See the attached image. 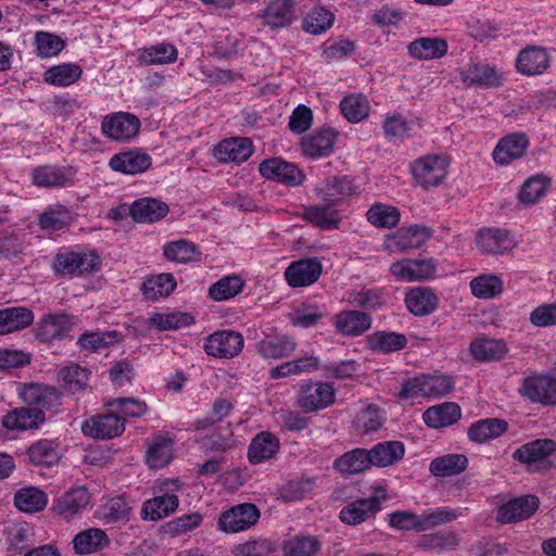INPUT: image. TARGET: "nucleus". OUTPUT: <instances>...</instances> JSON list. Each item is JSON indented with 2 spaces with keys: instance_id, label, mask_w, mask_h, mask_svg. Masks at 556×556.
I'll use <instances>...</instances> for the list:
<instances>
[{
  "instance_id": "4",
  "label": "nucleus",
  "mask_w": 556,
  "mask_h": 556,
  "mask_svg": "<svg viewBox=\"0 0 556 556\" xmlns=\"http://www.w3.org/2000/svg\"><path fill=\"white\" fill-rule=\"evenodd\" d=\"M521 397L542 406H556V377L532 374L525 377L518 388Z\"/></svg>"
},
{
  "instance_id": "16",
  "label": "nucleus",
  "mask_w": 556,
  "mask_h": 556,
  "mask_svg": "<svg viewBox=\"0 0 556 556\" xmlns=\"http://www.w3.org/2000/svg\"><path fill=\"white\" fill-rule=\"evenodd\" d=\"M75 318L68 314H47L37 323L35 336L41 342L62 340L72 330Z\"/></svg>"
},
{
  "instance_id": "61",
  "label": "nucleus",
  "mask_w": 556,
  "mask_h": 556,
  "mask_svg": "<svg viewBox=\"0 0 556 556\" xmlns=\"http://www.w3.org/2000/svg\"><path fill=\"white\" fill-rule=\"evenodd\" d=\"M367 344L372 351L393 353L404 349L407 344V339L402 333L378 331L368 337Z\"/></svg>"
},
{
  "instance_id": "11",
  "label": "nucleus",
  "mask_w": 556,
  "mask_h": 556,
  "mask_svg": "<svg viewBox=\"0 0 556 556\" xmlns=\"http://www.w3.org/2000/svg\"><path fill=\"white\" fill-rule=\"evenodd\" d=\"M299 0H269L260 16L273 29L287 28L299 16Z\"/></svg>"
},
{
  "instance_id": "52",
  "label": "nucleus",
  "mask_w": 556,
  "mask_h": 556,
  "mask_svg": "<svg viewBox=\"0 0 556 556\" xmlns=\"http://www.w3.org/2000/svg\"><path fill=\"white\" fill-rule=\"evenodd\" d=\"M377 513V503L375 500H356L340 511V519L346 525H359Z\"/></svg>"
},
{
  "instance_id": "55",
  "label": "nucleus",
  "mask_w": 556,
  "mask_h": 556,
  "mask_svg": "<svg viewBox=\"0 0 556 556\" xmlns=\"http://www.w3.org/2000/svg\"><path fill=\"white\" fill-rule=\"evenodd\" d=\"M386 420L384 413L374 403H367L357 413L354 428L357 432L366 434L379 430Z\"/></svg>"
},
{
  "instance_id": "57",
  "label": "nucleus",
  "mask_w": 556,
  "mask_h": 556,
  "mask_svg": "<svg viewBox=\"0 0 556 556\" xmlns=\"http://www.w3.org/2000/svg\"><path fill=\"white\" fill-rule=\"evenodd\" d=\"M468 459L463 454H447L434 458L429 466L430 472L435 477H448L463 472Z\"/></svg>"
},
{
  "instance_id": "8",
  "label": "nucleus",
  "mask_w": 556,
  "mask_h": 556,
  "mask_svg": "<svg viewBox=\"0 0 556 556\" xmlns=\"http://www.w3.org/2000/svg\"><path fill=\"white\" fill-rule=\"evenodd\" d=\"M140 129L139 118L127 112H117L103 117L101 122L102 134L116 142H129L137 137Z\"/></svg>"
},
{
  "instance_id": "41",
  "label": "nucleus",
  "mask_w": 556,
  "mask_h": 556,
  "mask_svg": "<svg viewBox=\"0 0 556 556\" xmlns=\"http://www.w3.org/2000/svg\"><path fill=\"white\" fill-rule=\"evenodd\" d=\"M129 211L135 220L140 223H153L163 218L168 213V206L160 200L142 198L136 200Z\"/></svg>"
},
{
  "instance_id": "30",
  "label": "nucleus",
  "mask_w": 556,
  "mask_h": 556,
  "mask_svg": "<svg viewBox=\"0 0 556 556\" xmlns=\"http://www.w3.org/2000/svg\"><path fill=\"white\" fill-rule=\"evenodd\" d=\"M151 164V157L147 153L137 150L114 154L109 162L112 170L126 175L143 173Z\"/></svg>"
},
{
  "instance_id": "50",
  "label": "nucleus",
  "mask_w": 556,
  "mask_h": 556,
  "mask_svg": "<svg viewBox=\"0 0 556 556\" xmlns=\"http://www.w3.org/2000/svg\"><path fill=\"white\" fill-rule=\"evenodd\" d=\"M336 470L343 475H356L371 468L368 450L355 448L344 453L333 463Z\"/></svg>"
},
{
  "instance_id": "47",
  "label": "nucleus",
  "mask_w": 556,
  "mask_h": 556,
  "mask_svg": "<svg viewBox=\"0 0 556 556\" xmlns=\"http://www.w3.org/2000/svg\"><path fill=\"white\" fill-rule=\"evenodd\" d=\"M34 321V313L26 307L0 309V336L22 330Z\"/></svg>"
},
{
  "instance_id": "51",
  "label": "nucleus",
  "mask_w": 556,
  "mask_h": 556,
  "mask_svg": "<svg viewBox=\"0 0 556 556\" xmlns=\"http://www.w3.org/2000/svg\"><path fill=\"white\" fill-rule=\"evenodd\" d=\"M163 254L167 261L179 264L197 262L201 257L198 245L185 239L167 242L163 247Z\"/></svg>"
},
{
  "instance_id": "29",
  "label": "nucleus",
  "mask_w": 556,
  "mask_h": 556,
  "mask_svg": "<svg viewBox=\"0 0 556 556\" xmlns=\"http://www.w3.org/2000/svg\"><path fill=\"white\" fill-rule=\"evenodd\" d=\"M296 348L293 339L286 334H265L256 343V351L265 359H280L291 355Z\"/></svg>"
},
{
  "instance_id": "38",
  "label": "nucleus",
  "mask_w": 556,
  "mask_h": 556,
  "mask_svg": "<svg viewBox=\"0 0 556 556\" xmlns=\"http://www.w3.org/2000/svg\"><path fill=\"white\" fill-rule=\"evenodd\" d=\"M508 429V424L498 418H485L473 422L467 431L470 441L484 443L494 440L504 434Z\"/></svg>"
},
{
  "instance_id": "24",
  "label": "nucleus",
  "mask_w": 556,
  "mask_h": 556,
  "mask_svg": "<svg viewBox=\"0 0 556 556\" xmlns=\"http://www.w3.org/2000/svg\"><path fill=\"white\" fill-rule=\"evenodd\" d=\"M371 317L367 313L346 309L332 318L336 331L346 337H358L371 327Z\"/></svg>"
},
{
  "instance_id": "27",
  "label": "nucleus",
  "mask_w": 556,
  "mask_h": 556,
  "mask_svg": "<svg viewBox=\"0 0 556 556\" xmlns=\"http://www.w3.org/2000/svg\"><path fill=\"white\" fill-rule=\"evenodd\" d=\"M337 138L338 132L333 128H321L303 138L302 151L312 159L328 156L333 150Z\"/></svg>"
},
{
  "instance_id": "20",
  "label": "nucleus",
  "mask_w": 556,
  "mask_h": 556,
  "mask_svg": "<svg viewBox=\"0 0 556 556\" xmlns=\"http://www.w3.org/2000/svg\"><path fill=\"white\" fill-rule=\"evenodd\" d=\"M316 193L327 204L337 205L357 194L358 189L349 177H332L321 182Z\"/></svg>"
},
{
  "instance_id": "3",
  "label": "nucleus",
  "mask_w": 556,
  "mask_h": 556,
  "mask_svg": "<svg viewBox=\"0 0 556 556\" xmlns=\"http://www.w3.org/2000/svg\"><path fill=\"white\" fill-rule=\"evenodd\" d=\"M180 483L178 480H159L153 486V492H164L163 495L154 496L143 502L141 507V518L143 520L157 521L173 514L179 504L178 497L168 492L178 491Z\"/></svg>"
},
{
  "instance_id": "1",
  "label": "nucleus",
  "mask_w": 556,
  "mask_h": 556,
  "mask_svg": "<svg viewBox=\"0 0 556 556\" xmlns=\"http://www.w3.org/2000/svg\"><path fill=\"white\" fill-rule=\"evenodd\" d=\"M450 157L444 153H428L414 160L409 172L415 186L430 190L443 185L448 176Z\"/></svg>"
},
{
  "instance_id": "21",
  "label": "nucleus",
  "mask_w": 556,
  "mask_h": 556,
  "mask_svg": "<svg viewBox=\"0 0 556 556\" xmlns=\"http://www.w3.org/2000/svg\"><path fill=\"white\" fill-rule=\"evenodd\" d=\"M90 493L84 485L71 488L54 501L53 510L63 519L71 520L90 504Z\"/></svg>"
},
{
  "instance_id": "46",
  "label": "nucleus",
  "mask_w": 556,
  "mask_h": 556,
  "mask_svg": "<svg viewBox=\"0 0 556 556\" xmlns=\"http://www.w3.org/2000/svg\"><path fill=\"white\" fill-rule=\"evenodd\" d=\"M48 504L47 493L36 486H25L17 490L14 494L15 507L27 514L41 511Z\"/></svg>"
},
{
  "instance_id": "6",
  "label": "nucleus",
  "mask_w": 556,
  "mask_h": 556,
  "mask_svg": "<svg viewBox=\"0 0 556 556\" xmlns=\"http://www.w3.org/2000/svg\"><path fill=\"white\" fill-rule=\"evenodd\" d=\"M390 274L402 282L428 281L438 277L433 258H402L391 264Z\"/></svg>"
},
{
  "instance_id": "14",
  "label": "nucleus",
  "mask_w": 556,
  "mask_h": 556,
  "mask_svg": "<svg viewBox=\"0 0 556 556\" xmlns=\"http://www.w3.org/2000/svg\"><path fill=\"white\" fill-rule=\"evenodd\" d=\"M430 236L429 229L422 226L413 225L402 227L386 237L383 247L390 252H403L409 249H417L425 244Z\"/></svg>"
},
{
  "instance_id": "40",
  "label": "nucleus",
  "mask_w": 556,
  "mask_h": 556,
  "mask_svg": "<svg viewBox=\"0 0 556 556\" xmlns=\"http://www.w3.org/2000/svg\"><path fill=\"white\" fill-rule=\"evenodd\" d=\"M469 351L476 361L491 362L502 359L508 348L503 340L477 338L470 343Z\"/></svg>"
},
{
  "instance_id": "32",
  "label": "nucleus",
  "mask_w": 556,
  "mask_h": 556,
  "mask_svg": "<svg viewBox=\"0 0 556 556\" xmlns=\"http://www.w3.org/2000/svg\"><path fill=\"white\" fill-rule=\"evenodd\" d=\"M407 309L415 316H427L433 313L439 305L435 292L426 287L409 290L405 296Z\"/></svg>"
},
{
  "instance_id": "59",
  "label": "nucleus",
  "mask_w": 556,
  "mask_h": 556,
  "mask_svg": "<svg viewBox=\"0 0 556 556\" xmlns=\"http://www.w3.org/2000/svg\"><path fill=\"white\" fill-rule=\"evenodd\" d=\"M340 110L350 123H359L368 117L370 104L365 96L352 93L341 100Z\"/></svg>"
},
{
  "instance_id": "12",
  "label": "nucleus",
  "mask_w": 556,
  "mask_h": 556,
  "mask_svg": "<svg viewBox=\"0 0 556 556\" xmlns=\"http://www.w3.org/2000/svg\"><path fill=\"white\" fill-rule=\"evenodd\" d=\"M244 345L243 337L235 330H218L205 339V352L217 358H231L239 354Z\"/></svg>"
},
{
  "instance_id": "49",
  "label": "nucleus",
  "mask_w": 556,
  "mask_h": 556,
  "mask_svg": "<svg viewBox=\"0 0 556 556\" xmlns=\"http://www.w3.org/2000/svg\"><path fill=\"white\" fill-rule=\"evenodd\" d=\"M304 217L307 222L324 230L337 229L341 220L340 212L330 204L307 206L304 210Z\"/></svg>"
},
{
  "instance_id": "25",
  "label": "nucleus",
  "mask_w": 556,
  "mask_h": 556,
  "mask_svg": "<svg viewBox=\"0 0 556 556\" xmlns=\"http://www.w3.org/2000/svg\"><path fill=\"white\" fill-rule=\"evenodd\" d=\"M27 456L33 465L51 468L61 462L63 450L58 440L41 439L28 447Z\"/></svg>"
},
{
  "instance_id": "42",
  "label": "nucleus",
  "mask_w": 556,
  "mask_h": 556,
  "mask_svg": "<svg viewBox=\"0 0 556 556\" xmlns=\"http://www.w3.org/2000/svg\"><path fill=\"white\" fill-rule=\"evenodd\" d=\"M110 544L106 533L99 528H91L77 533L73 539V548L79 555L92 554Z\"/></svg>"
},
{
  "instance_id": "17",
  "label": "nucleus",
  "mask_w": 556,
  "mask_h": 556,
  "mask_svg": "<svg viewBox=\"0 0 556 556\" xmlns=\"http://www.w3.org/2000/svg\"><path fill=\"white\" fill-rule=\"evenodd\" d=\"M323 273V265L316 257L292 262L285 270V279L291 288H303L315 283Z\"/></svg>"
},
{
  "instance_id": "13",
  "label": "nucleus",
  "mask_w": 556,
  "mask_h": 556,
  "mask_svg": "<svg viewBox=\"0 0 556 556\" xmlns=\"http://www.w3.org/2000/svg\"><path fill=\"white\" fill-rule=\"evenodd\" d=\"M260 174L269 180H275L288 186H299L304 181L303 172L294 164L280 157H271L263 161L258 167Z\"/></svg>"
},
{
  "instance_id": "62",
  "label": "nucleus",
  "mask_w": 556,
  "mask_h": 556,
  "mask_svg": "<svg viewBox=\"0 0 556 556\" xmlns=\"http://www.w3.org/2000/svg\"><path fill=\"white\" fill-rule=\"evenodd\" d=\"M88 379L87 370L77 364L66 365L58 372L59 384L72 393L84 390Z\"/></svg>"
},
{
  "instance_id": "60",
  "label": "nucleus",
  "mask_w": 556,
  "mask_h": 556,
  "mask_svg": "<svg viewBox=\"0 0 556 556\" xmlns=\"http://www.w3.org/2000/svg\"><path fill=\"white\" fill-rule=\"evenodd\" d=\"M244 280L236 275H229L214 282L208 289V296L217 302L228 301L242 292Z\"/></svg>"
},
{
  "instance_id": "22",
  "label": "nucleus",
  "mask_w": 556,
  "mask_h": 556,
  "mask_svg": "<svg viewBox=\"0 0 556 556\" xmlns=\"http://www.w3.org/2000/svg\"><path fill=\"white\" fill-rule=\"evenodd\" d=\"M551 63V54L545 48L530 46L522 49L516 58V70L526 76L542 75Z\"/></svg>"
},
{
  "instance_id": "10",
  "label": "nucleus",
  "mask_w": 556,
  "mask_h": 556,
  "mask_svg": "<svg viewBox=\"0 0 556 556\" xmlns=\"http://www.w3.org/2000/svg\"><path fill=\"white\" fill-rule=\"evenodd\" d=\"M475 241L480 252L492 255L508 254L517 247L515 236L504 228L480 229Z\"/></svg>"
},
{
  "instance_id": "26",
  "label": "nucleus",
  "mask_w": 556,
  "mask_h": 556,
  "mask_svg": "<svg viewBox=\"0 0 556 556\" xmlns=\"http://www.w3.org/2000/svg\"><path fill=\"white\" fill-rule=\"evenodd\" d=\"M253 152L252 141L248 138H228L214 147L213 155L220 162L241 163L247 161Z\"/></svg>"
},
{
  "instance_id": "48",
  "label": "nucleus",
  "mask_w": 556,
  "mask_h": 556,
  "mask_svg": "<svg viewBox=\"0 0 556 556\" xmlns=\"http://www.w3.org/2000/svg\"><path fill=\"white\" fill-rule=\"evenodd\" d=\"M471 294L480 300H492L500 296L504 291V281L495 274H482L469 282Z\"/></svg>"
},
{
  "instance_id": "63",
  "label": "nucleus",
  "mask_w": 556,
  "mask_h": 556,
  "mask_svg": "<svg viewBox=\"0 0 556 556\" xmlns=\"http://www.w3.org/2000/svg\"><path fill=\"white\" fill-rule=\"evenodd\" d=\"M177 49L170 43H157L139 50L138 60L144 64H169L176 61Z\"/></svg>"
},
{
  "instance_id": "28",
  "label": "nucleus",
  "mask_w": 556,
  "mask_h": 556,
  "mask_svg": "<svg viewBox=\"0 0 556 556\" xmlns=\"http://www.w3.org/2000/svg\"><path fill=\"white\" fill-rule=\"evenodd\" d=\"M421 127V119L413 114H388L383 123V130L386 136L401 140L417 135Z\"/></svg>"
},
{
  "instance_id": "45",
  "label": "nucleus",
  "mask_w": 556,
  "mask_h": 556,
  "mask_svg": "<svg viewBox=\"0 0 556 556\" xmlns=\"http://www.w3.org/2000/svg\"><path fill=\"white\" fill-rule=\"evenodd\" d=\"M465 509L457 507L452 508L447 506H440L432 509H427L419 514V532L428 531L430 529L446 525L462 516Z\"/></svg>"
},
{
  "instance_id": "36",
  "label": "nucleus",
  "mask_w": 556,
  "mask_h": 556,
  "mask_svg": "<svg viewBox=\"0 0 556 556\" xmlns=\"http://www.w3.org/2000/svg\"><path fill=\"white\" fill-rule=\"evenodd\" d=\"M194 323V317L180 311H163L150 314L147 319L149 327L159 331L176 330Z\"/></svg>"
},
{
  "instance_id": "64",
  "label": "nucleus",
  "mask_w": 556,
  "mask_h": 556,
  "mask_svg": "<svg viewBox=\"0 0 556 556\" xmlns=\"http://www.w3.org/2000/svg\"><path fill=\"white\" fill-rule=\"evenodd\" d=\"M319 548V541L312 535H296L282 545L285 556H314Z\"/></svg>"
},
{
  "instance_id": "35",
  "label": "nucleus",
  "mask_w": 556,
  "mask_h": 556,
  "mask_svg": "<svg viewBox=\"0 0 556 556\" xmlns=\"http://www.w3.org/2000/svg\"><path fill=\"white\" fill-rule=\"evenodd\" d=\"M412 58L418 60L440 59L447 53V42L440 37H421L412 41L408 47Z\"/></svg>"
},
{
  "instance_id": "34",
  "label": "nucleus",
  "mask_w": 556,
  "mask_h": 556,
  "mask_svg": "<svg viewBox=\"0 0 556 556\" xmlns=\"http://www.w3.org/2000/svg\"><path fill=\"white\" fill-rule=\"evenodd\" d=\"M460 416L462 410L456 403L445 402L428 408L424 413L422 419L430 428L440 429L452 426Z\"/></svg>"
},
{
  "instance_id": "43",
  "label": "nucleus",
  "mask_w": 556,
  "mask_h": 556,
  "mask_svg": "<svg viewBox=\"0 0 556 556\" xmlns=\"http://www.w3.org/2000/svg\"><path fill=\"white\" fill-rule=\"evenodd\" d=\"M371 467H388L404 457L405 447L400 441H387L368 450Z\"/></svg>"
},
{
  "instance_id": "56",
  "label": "nucleus",
  "mask_w": 556,
  "mask_h": 556,
  "mask_svg": "<svg viewBox=\"0 0 556 556\" xmlns=\"http://www.w3.org/2000/svg\"><path fill=\"white\" fill-rule=\"evenodd\" d=\"M176 288V280L170 274H160L147 278L141 286V291L147 300L166 298Z\"/></svg>"
},
{
  "instance_id": "19",
  "label": "nucleus",
  "mask_w": 556,
  "mask_h": 556,
  "mask_svg": "<svg viewBox=\"0 0 556 556\" xmlns=\"http://www.w3.org/2000/svg\"><path fill=\"white\" fill-rule=\"evenodd\" d=\"M43 421L45 414L40 408L22 407L8 412L2 417L1 425L8 432L18 434L37 429Z\"/></svg>"
},
{
  "instance_id": "5",
  "label": "nucleus",
  "mask_w": 556,
  "mask_h": 556,
  "mask_svg": "<svg viewBox=\"0 0 556 556\" xmlns=\"http://www.w3.org/2000/svg\"><path fill=\"white\" fill-rule=\"evenodd\" d=\"M459 76L466 87L481 89L497 88L506 80L505 73L489 63L470 61L459 68Z\"/></svg>"
},
{
  "instance_id": "37",
  "label": "nucleus",
  "mask_w": 556,
  "mask_h": 556,
  "mask_svg": "<svg viewBox=\"0 0 556 556\" xmlns=\"http://www.w3.org/2000/svg\"><path fill=\"white\" fill-rule=\"evenodd\" d=\"M279 448V440L273 433L262 431L251 441L248 458L252 464H261L274 457Z\"/></svg>"
},
{
  "instance_id": "39",
  "label": "nucleus",
  "mask_w": 556,
  "mask_h": 556,
  "mask_svg": "<svg viewBox=\"0 0 556 556\" xmlns=\"http://www.w3.org/2000/svg\"><path fill=\"white\" fill-rule=\"evenodd\" d=\"M555 451V441L549 439L535 440L516 450L514 453V458L523 464H527L528 466H533L536 463L544 460Z\"/></svg>"
},
{
  "instance_id": "54",
  "label": "nucleus",
  "mask_w": 556,
  "mask_h": 556,
  "mask_svg": "<svg viewBox=\"0 0 556 556\" xmlns=\"http://www.w3.org/2000/svg\"><path fill=\"white\" fill-rule=\"evenodd\" d=\"M334 14L325 7L312 8L303 18L302 29L311 35H321L332 27Z\"/></svg>"
},
{
  "instance_id": "23",
  "label": "nucleus",
  "mask_w": 556,
  "mask_h": 556,
  "mask_svg": "<svg viewBox=\"0 0 556 556\" xmlns=\"http://www.w3.org/2000/svg\"><path fill=\"white\" fill-rule=\"evenodd\" d=\"M539 507V500L526 495L510 500L498 507L497 520L502 523H513L528 519Z\"/></svg>"
},
{
  "instance_id": "9",
  "label": "nucleus",
  "mask_w": 556,
  "mask_h": 556,
  "mask_svg": "<svg viewBox=\"0 0 556 556\" xmlns=\"http://www.w3.org/2000/svg\"><path fill=\"white\" fill-rule=\"evenodd\" d=\"M100 263L99 255L93 251H64L56 254L53 269L61 275H81L97 270Z\"/></svg>"
},
{
  "instance_id": "15",
  "label": "nucleus",
  "mask_w": 556,
  "mask_h": 556,
  "mask_svg": "<svg viewBox=\"0 0 556 556\" xmlns=\"http://www.w3.org/2000/svg\"><path fill=\"white\" fill-rule=\"evenodd\" d=\"M124 430L125 422L110 407L109 413L93 416L81 425L83 433L96 439H112L121 435Z\"/></svg>"
},
{
  "instance_id": "33",
  "label": "nucleus",
  "mask_w": 556,
  "mask_h": 556,
  "mask_svg": "<svg viewBox=\"0 0 556 556\" xmlns=\"http://www.w3.org/2000/svg\"><path fill=\"white\" fill-rule=\"evenodd\" d=\"M20 399L28 405L51 407L59 400V393L54 387L39 383L21 384L17 387Z\"/></svg>"
},
{
  "instance_id": "7",
  "label": "nucleus",
  "mask_w": 556,
  "mask_h": 556,
  "mask_svg": "<svg viewBox=\"0 0 556 556\" xmlns=\"http://www.w3.org/2000/svg\"><path fill=\"white\" fill-rule=\"evenodd\" d=\"M258 508L251 503H242L223 511L217 520L218 530L225 533L243 532L260 519Z\"/></svg>"
},
{
  "instance_id": "53",
  "label": "nucleus",
  "mask_w": 556,
  "mask_h": 556,
  "mask_svg": "<svg viewBox=\"0 0 556 556\" xmlns=\"http://www.w3.org/2000/svg\"><path fill=\"white\" fill-rule=\"evenodd\" d=\"M83 74V68L73 63H62L49 67L43 73V80L52 86L67 87L76 83Z\"/></svg>"
},
{
  "instance_id": "2",
  "label": "nucleus",
  "mask_w": 556,
  "mask_h": 556,
  "mask_svg": "<svg viewBox=\"0 0 556 556\" xmlns=\"http://www.w3.org/2000/svg\"><path fill=\"white\" fill-rule=\"evenodd\" d=\"M337 390L333 383L323 380H305L299 384L296 405L307 413H316L332 406Z\"/></svg>"
},
{
  "instance_id": "31",
  "label": "nucleus",
  "mask_w": 556,
  "mask_h": 556,
  "mask_svg": "<svg viewBox=\"0 0 556 556\" xmlns=\"http://www.w3.org/2000/svg\"><path fill=\"white\" fill-rule=\"evenodd\" d=\"M552 187V178L545 174L530 176L520 186L517 194L518 202L523 206H532L539 203Z\"/></svg>"
},
{
  "instance_id": "58",
  "label": "nucleus",
  "mask_w": 556,
  "mask_h": 556,
  "mask_svg": "<svg viewBox=\"0 0 556 556\" xmlns=\"http://www.w3.org/2000/svg\"><path fill=\"white\" fill-rule=\"evenodd\" d=\"M367 220L377 228H393L396 227L401 219V213L397 207L384 204L375 203L367 211Z\"/></svg>"
},
{
  "instance_id": "44",
  "label": "nucleus",
  "mask_w": 556,
  "mask_h": 556,
  "mask_svg": "<svg viewBox=\"0 0 556 556\" xmlns=\"http://www.w3.org/2000/svg\"><path fill=\"white\" fill-rule=\"evenodd\" d=\"M174 455L173 440L156 435L152 439L146 453V463L150 468L159 469L170 463Z\"/></svg>"
},
{
  "instance_id": "18",
  "label": "nucleus",
  "mask_w": 556,
  "mask_h": 556,
  "mask_svg": "<svg viewBox=\"0 0 556 556\" xmlns=\"http://www.w3.org/2000/svg\"><path fill=\"white\" fill-rule=\"evenodd\" d=\"M529 148V139L520 132L509 134L498 140L492 157L495 164L506 166L521 159Z\"/></svg>"
}]
</instances>
